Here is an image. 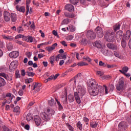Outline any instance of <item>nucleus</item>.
Masks as SVG:
<instances>
[{"label":"nucleus","mask_w":131,"mask_h":131,"mask_svg":"<svg viewBox=\"0 0 131 131\" xmlns=\"http://www.w3.org/2000/svg\"><path fill=\"white\" fill-rule=\"evenodd\" d=\"M77 127L79 128V130H82V124H81V122L80 121H79L77 124Z\"/></svg>","instance_id":"nucleus-33"},{"label":"nucleus","mask_w":131,"mask_h":131,"mask_svg":"<svg viewBox=\"0 0 131 131\" xmlns=\"http://www.w3.org/2000/svg\"><path fill=\"white\" fill-rule=\"evenodd\" d=\"M34 122L37 126H39V125H40V124L41 123V119H40V117H39V116H35Z\"/></svg>","instance_id":"nucleus-14"},{"label":"nucleus","mask_w":131,"mask_h":131,"mask_svg":"<svg viewBox=\"0 0 131 131\" xmlns=\"http://www.w3.org/2000/svg\"><path fill=\"white\" fill-rule=\"evenodd\" d=\"M66 125L67 127H68V128L69 129V130L74 131V128H73V127L71 126V125H70L69 123H66Z\"/></svg>","instance_id":"nucleus-36"},{"label":"nucleus","mask_w":131,"mask_h":131,"mask_svg":"<svg viewBox=\"0 0 131 131\" xmlns=\"http://www.w3.org/2000/svg\"><path fill=\"white\" fill-rule=\"evenodd\" d=\"M96 74L97 75H99V76H102L103 73L101 71H97Z\"/></svg>","instance_id":"nucleus-61"},{"label":"nucleus","mask_w":131,"mask_h":131,"mask_svg":"<svg viewBox=\"0 0 131 131\" xmlns=\"http://www.w3.org/2000/svg\"><path fill=\"white\" fill-rule=\"evenodd\" d=\"M13 112H15V113H16V115L20 114V107L17 106L14 107L13 110Z\"/></svg>","instance_id":"nucleus-31"},{"label":"nucleus","mask_w":131,"mask_h":131,"mask_svg":"<svg viewBox=\"0 0 131 131\" xmlns=\"http://www.w3.org/2000/svg\"><path fill=\"white\" fill-rule=\"evenodd\" d=\"M50 63L52 64V65H54V61H56V57L55 56H51L49 58Z\"/></svg>","instance_id":"nucleus-37"},{"label":"nucleus","mask_w":131,"mask_h":131,"mask_svg":"<svg viewBox=\"0 0 131 131\" xmlns=\"http://www.w3.org/2000/svg\"><path fill=\"white\" fill-rule=\"evenodd\" d=\"M12 22H16L17 21V14L15 13H11L10 14Z\"/></svg>","instance_id":"nucleus-19"},{"label":"nucleus","mask_w":131,"mask_h":131,"mask_svg":"<svg viewBox=\"0 0 131 131\" xmlns=\"http://www.w3.org/2000/svg\"><path fill=\"white\" fill-rule=\"evenodd\" d=\"M26 74V72H25V70H22L21 71V75H22L23 76H25Z\"/></svg>","instance_id":"nucleus-60"},{"label":"nucleus","mask_w":131,"mask_h":131,"mask_svg":"<svg viewBox=\"0 0 131 131\" xmlns=\"http://www.w3.org/2000/svg\"><path fill=\"white\" fill-rule=\"evenodd\" d=\"M11 96L12 94H11V93H8L5 96V99L8 100V104H10L12 100H13V98L11 97Z\"/></svg>","instance_id":"nucleus-17"},{"label":"nucleus","mask_w":131,"mask_h":131,"mask_svg":"<svg viewBox=\"0 0 131 131\" xmlns=\"http://www.w3.org/2000/svg\"><path fill=\"white\" fill-rule=\"evenodd\" d=\"M55 101L58 105L59 111H62V110H63V106H62V104H61V103L59 101L58 99L55 98Z\"/></svg>","instance_id":"nucleus-22"},{"label":"nucleus","mask_w":131,"mask_h":131,"mask_svg":"<svg viewBox=\"0 0 131 131\" xmlns=\"http://www.w3.org/2000/svg\"><path fill=\"white\" fill-rule=\"evenodd\" d=\"M83 59L84 60H86V61H88V62H92V59H91L90 57L88 56H84L83 57Z\"/></svg>","instance_id":"nucleus-52"},{"label":"nucleus","mask_w":131,"mask_h":131,"mask_svg":"<svg viewBox=\"0 0 131 131\" xmlns=\"http://www.w3.org/2000/svg\"><path fill=\"white\" fill-rule=\"evenodd\" d=\"M37 88H38V89H37ZM40 88V84L35 83V84L33 87V91H34V90H35L36 89H37L36 91L39 92V91H40V88Z\"/></svg>","instance_id":"nucleus-27"},{"label":"nucleus","mask_w":131,"mask_h":131,"mask_svg":"<svg viewBox=\"0 0 131 131\" xmlns=\"http://www.w3.org/2000/svg\"><path fill=\"white\" fill-rule=\"evenodd\" d=\"M5 79H7L8 81H12V77L9 76V75H7L5 78Z\"/></svg>","instance_id":"nucleus-57"},{"label":"nucleus","mask_w":131,"mask_h":131,"mask_svg":"<svg viewBox=\"0 0 131 131\" xmlns=\"http://www.w3.org/2000/svg\"><path fill=\"white\" fill-rule=\"evenodd\" d=\"M64 15L66 18H74V14L73 13L66 12L64 13Z\"/></svg>","instance_id":"nucleus-24"},{"label":"nucleus","mask_w":131,"mask_h":131,"mask_svg":"<svg viewBox=\"0 0 131 131\" xmlns=\"http://www.w3.org/2000/svg\"><path fill=\"white\" fill-rule=\"evenodd\" d=\"M74 93H77L78 95L81 96V98L85 95V93H86V91H85V89L82 88L81 86H79L77 87V91L75 92Z\"/></svg>","instance_id":"nucleus-3"},{"label":"nucleus","mask_w":131,"mask_h":131,"mask_svg":"<svg viewBox=\"0 0 131 131\" xmlns=\"http://www.w3.org/2000/svg\"><path fill=\"white\" fill-rule=\"evenodd\" d=\"M46 50L48 51V52H52V51H53L54 50L53 49V48L52 47H47L46 48Z\"/></svg>","instance_id":"nucleus-53"},{"label":"nucleus","mask_w":131,"mask_h":131,"mask_svg":"<svg viewBox=\"0 0 131 131\" xmlns=\"http://www.w3.org/2000/svg\"><path fill=\"white\" fill-rule=\"evenodd\" d=\"M75 99L78 104H80L81 103V100H80V98H81V96L77 94L76 92L74 93Z\"/></svg>","instance_id":"nucleus-15"},{"label":"nucleus","mask_w":131,"mask_h":131,"mask_svg":"<svg viewBox=\"0 0 131 131\" xmlns=\"http://www.w3.org/2000/svg\"><path fill=\"white\" fill-rule=\"evenodd\" d=\"M48 104L50 106H55L56 105V102L53 99H51V100L48 101Z\"/></svg>","instance_id":"nucleus-34"},{"label":"nucleus","mask_w":131,"mask_h":131,"mask_svg":"<svg viewBox=\"0 0 131 131\" xmlns=\"http://www.w3.org/2000/svg\"><path fill=\"white\" fill-rule=\"evenodd\" d=\"M130 30H127L126 32L125 36H126V39H128L130 37Z\"/></svg>","instance_id":"nucleus-39"},{"label":"nucleus","mask_w":131,"mask_h":131,"mask_svg":"<svg viewBox=\"0 0 131 131\" xmlns=\"http://www.w3.org/2000/svg\"><path fill=\"white\" fill-rule=\"evenodd\" d=\"M93 46L97 49H102V48H103L102 42L100 40L95 41L94 43H93Z\"/></svg>","instance_id":"nucleus-12"},{"label":"nucleus","mask_w":131,"mask_h":131,"mask_svg":"<svg viewBox=\"0 0 131 131\" xmlns=\"http://www.w3.org/2000/svg\"><path fill=\"white\" fill-rule=\"evenodd\" d=\"M126 124V123H125V122H121L119 123L118 126L119 127H124V125H125Z\"/></svg>","instance_id":"nucleus-47"},{"label":"nucleus","mask_w":131,"mask_h":131,"mask_svg":"<svg viewBox=\"0 0 131 131\" xmlns=\"http://www.w3.org/2000/svg\"><path fill=\"white\" fill-rule=\"evenodd\" d=\"M95 33H96L97 37H99V38H102V37H103V36H104V33H103V30L102 29V28H101L100 27H97L95 29Z\"/></svg>","instance_id":"nucleus-4"},{"label":"nucleus","mask_w":131,"mask_h":131,"mask_svg":"<svg viewBox=\"0 0 131 131\" xmlns=\"http://www.w3.org/2000/svg\"><path fill=\"white\" fill-rule=\"evenodd\" d=\"M90 125L91 127H92V128H96V127L98 126V123H95V124L91 123Z\"/></svg>","instance_id":"nucleus-55"},{"label":"nucleus","mask_w":131,"mask_h":131,"mask_svg":"<svg viewBox=\"0 0 131 131\" xmlns=\"http://www.w3.org/2000/svg\"><path fill=\"white\" fill-rule=\"evenodd\" d=\"M114 55L115 57H116L117 58H118L119 59H121L122 57H121V55H120L119 54V52H117L116 51H115L114 52Z\"/></svg>","instance_id":"nucleus-35"},{"label":"nucleus","mask_w":131,"mask_h":131,"mask_svg":"<svg viewBox=\"0 0 131 131\" xmlns=\"http://www.w3.org/2000/svg\"><path fill=\"white\" fill-rule=\"evenodd\" d=\"M87 35L88 38H90V39H95L96 38V34H95L94 31H88Z\"/></svg>","instance_id":"nucleus-11"},{"label":"nucleus","mask_w":131,"mask_h":131,"mask_svg":"<svg viewBox=\"0 0 131 131\" xmlns=\"http://www.w3.org/2000/svg\"><path fill=\"white\" fill-rule=\"evenodd\" d=\"M124 34H123V32H122V31H118L116 33V38L118 42H120V40H121V38L123 37Z\"/></svg>","instance_id":"nucleus-5"},{"label":"nucleus","mask_w":131,"mask_h":131,"mask_svg":"<svg viewBox=\"0 0 131 131\" xmlns=\"http://www.w3.org/2000/svg\"><path fill=\"white\" fill-rule=\"evenodd\" d=\"M21 77V75L20 73H19V71H16L15 72V78H20Z\"/></svg>","instance_id":"nucleus-51"},{"label":"nucleus","mask_w":131,"mask_h":131,"mask_svg":"<svg viewBox=\"0 0 131 131\" xmlns=\"http://www.w3.org/2000/svg\"><path fill=\"white\" fill-rule=\"evenodd\" d=\"M17 31L18 33H21L23 31H24V30L22 28V27H19L17 28Z\"/></svg>","instance_id":"nucleus-56"},{"label":"nucleus","mask_w":131,"mask_h":131,"mask_svg":"<svg viewBox=\"0 0 131 131\" xmlns=\"http://www.w3.org/2000/svg\"><path fill=\"white\" fill-rule=\"evenodd\" d=\"M26 74L28 75V76H30L31 77H33V76H34V75H35V73H34L33 72H30L29 71H27L26 72Z\"/></svg>","instance_id":"nucleus-41"},{"label":"nucleus","mask_w":131,"mask_h":131,"mask_svg":"<svg viewBox=\"0 0 131 131\" xmlns=\"http://www.w3.org/2000/svg\"><path fill=\"white\" fill-rule=\"evenodd\" d=\"M25 36L24 35L18 34L15 37V39H18L19 38H23V40H25Z\"/></svg>","instance_id":"nucleus-32"},{"label":"nucleus","mask_w":131,"mask_h":131,"mask_svg":"<svg viewBox=\"0 0 131 131\" xmlns=\"http://www.w3.org/2000/svg\"><path fill=\"white\" fill-rule=\"evenodd\" d=\"M65 9L69 12H72V11H74V6L72 4H68L65 6Z\"/></svg>","instance_id":"nucleus-16"},{"label":"nucleus","mask_w":131,"mask_h":131,"mask_svg":"<svg viewBox=\"0 0 131 131\" xmlns=\"http://www.w3.org/2000/svg\"><path fill=\"white\" fill-rule=\"evenodd\" d=\"M99 66L100 67H106L107 66V63H105L102 61H100L99 62Z\"/></svg>","instance_id":"nucleus-43"},{"label":"nucleus","mask_w":131,"mask_h":131,"mask_svg":"<svg viewBox=\"0 0 131 131\" xmlns=\"http://www.w3.org/2000/svg\"><path fill=\"white\" fill-rule=\"evenodd\" d=\"M8 75L6 74L5 73H0V76H2V77H4V78H6L7 77V76Z\"/></svg>","instance_id":"nucleus-58"},{"label":"nucleus","mask_w":131,"mask_h":131,"mask_svg":"<svg viewBox=\"0 0 131 131\" xmlns=\"http://www.w3.org/2000/svg\"><path fill=\"white\" fill-rule=\"evenodd\" d=\"M80 43L82 46H85V45H86L88 43V41L86 40V39L84 38V39H82V40H81Z\"/></svg>","instance_id":"nucleus-42"},{"label":"nucleus","mask_w":131,"mask_h":131,"mask_svg":"<svg viewBox=\"0 0 131 131\" xmlns=\"http://www.w3.org/2000/svg\"><path fill=\"white\" fill-rule=\"evenodd\" d=\"M31 114L29 113L26 115V120L27 121H29L30 120H31Z\"/></svg>","instance_id":"nucleus-46"},{"label":"nucleus","mask_w":131,"mask_h":131,"mask_svg":"<svg viewBox=\"0 0 131 131\" xmlns=\"http://www.w3.org/2000/svg\"><path fill=\"white\" fill-rule=\"evenodd\" d=\"M7 48L8 51H12L14 46H13V43L12 42H9L7 45Z\"/></svg>","instance_id":"nucleus-29"},{"label":"nucleus","mask_w":131,"mask_h":131,"mask_svg":"<svg viewBox=\"0 0 131 131\" xmlns=\"http://www.w3.org/2000/svg\"><path fill=\"white\" fill-rule=\"evenodd\" d=\"M88 84L90 89H89L88 92L91 96L95 97L99 95V93L102 94L104 93V88L101 85H98V82L96 80L91 78L88 82Z\"/></svg>","instance_id":"nucleus-1"},{"label":"nucleus","mask_w":131,"mask_h":131,"mask_svg":"<svg viewBox=\"0 0 131 131\" xmlns=\"http://www.w3.org/2000/svg\"><path fill=\"white\" fill-rule=\"evenodd\" d=\"M26 55L29 59L31 57V53L30 52H26Z\"/></svg>","instance_id":"nucleus-63"},{"label":"nucleus","mask_w":131,"mask_h":131,"mask_svg":"<svg viewBox=\"0 0 131 131\" xmlns=\"http://www.w3.org/2000/svg\"><path fill=\"white\" fill-rule=\"evenodd\" d=\"M41 117L44 120V121H50L51 119V117L46 112L41 113Z\"/></svg>","instance_id":"nucleus-8"},{"label":"nucleus","mask_w":131,"mask_h":131,"mask_svg":"<svg viewBox=\"0 0 131 131\" xmlns=\"http://www.w3.org/2000/svg\"><path fill=\"white\" fill-rule=\"evenodd\" d=\"M119 71L122 74H124L125 73H126V72H127L128 71V67H127L126 66L122 68V70H119Z\"/></svg>","instance_id":"nucleus-23"},{"label":"nucleus","mask_w":131,"mask_h":131,"mask_svg":"<svg viewBox=\"0 0 131 131\" xmlns=\"http://www.w3.org/2000/svg\"><path fill=\"white\" fill-rule=\"evenodd\" d=\"M123 86H124V81L122 80H120L118 83L116 85V89L119 91H122L123 89Z\"/></svg>","instance_id":"nucleus-6"},{"label":"nucleus","mask_w":131,"mask_h":131,"mask_svg":"<svg viewBox=\"0 0 131 131\" xmlns=\"http://www.w3.org/2000/svg\"><path fill=\"white\" fill-rule=\"evenodd\" d=\"M9 57L12 58L13 59H16L19 57V52L18 51H12L9 53Z\"/></svg>","instance_id":"nucleus-13"},{"label":"nucleus","mask_w":131,"mask_h":131,"mask_svg":"<svg viewBox=\"0 0 131 131\" xmlns=\"http://www.w3.org/2000/svg\"><path fill=\"white\" fill-rule=\"evenodd\" d=\"M119 29H120V24H116L113 26V30L115 32H116V31H117V30H119Z\"/></svg>","instance_id":"nucleus-26"},{"label":"nucleus","mask_w":131,"mask_h":131,"mask_svg":"<svg viewBox=\"0 0 131 131\" xmlns=\"http://www.w3.org/2000/svg\"><path fill=\"white\" fill-rule=\"evenodd\" d=\"M24 39L27 42H32L33 41V37L31 36H26Z\"/></svg>","instance_id":"nucleus-20"},{"label":"nucleus","mask_w":131,"mask_h":131,"mask_svg":"<svg viewBox=\"0 0 131 131\" xmlns=\"http://www.w3.org/2000/svg\"><path fill=\"white\" fill-rule=\"evenodd\" d=\"M71 4L73 5H77L78 4L79 0H70Z\"/></svg>","instance_id":"nucleus-49"},{"label":"nucleus","mask_w":131,"mask_h":131,"mask_svg":"<svg viewBox=\"0 0 131 131\" xmlns=\"http://www.w3.org/2000/svg\"><path fill=\"white\" fill-rule=\"evenodd\" d=\"M16 10H17V11H18V12H20L21 13H25V7L24 6L19 7L18 5H17L16 6Z\"/></svg>","instance_id":"nucleus-18"},{"label":"nucleus","mask_w":131,"mask_h":131,"mask_svg":"<svg viewBox=\"0 0 131 131\" xmlns=\"http://www.w3.org/2000/svg\"><path fill=\"white\" fill-rule=\"evenodd\" d=\"M115 66L114 64H107L106 63V67H107V68H108V69H110L114 68Z\"/></svg>","instance_id":"nucleus-54"},{"label":"nucleus","mask_w":131,"mask_h":131,"mask_svg":"<svg viewBox=\"0 0 131 131\" xmlns=\"http://www.w3.org/2000/svg\"><path fill=\"white\" fill-rule=\"evenodd\" d=\"M18 67V61H13L11 62L9 66V69L11 71H14L15 69H17V67Z\"/></svg>","instance_id":"nucleus-7"},{"label":"nucleus","mask_w":131,"mask_h":131,"mask_svg":"<svg viewBox=\"0 0 131 131\" xmlns=\"http://www.w3.org/2000/svg\"><path fill=\"white\" fill-rule=\"evenodd\" d=\"M83 121H84V122H89V121H90V119L86 117H84L83 118Z\"/></svg>","instance_id":"nucleus-59"},{"label":"nucleus","mask_w":131,"mask_h":131,"mask_svg":"<svg viewBox=\"0 0 131 131\" xmlns=\"http://www.w3.org/2000/svg\"><path fill=\"white\" fill-rule=\"evenodd\" d=\"M4 20L6 22H9L11 20V14L8 11H4Z\"/></svg>","instance_id":"nucleus-9"},{"label":"nucleus","mask_w":131,"mask_h":131,"mask_svg":"<svg viewBox=\"0 0 131 131\" xmlns=\"http://www.w3.org/2000/svg\"><path fill=\"white\" fill-rule=\"evenodd\" d=\"M121 45L123 49L126 48V41L123 38L122 39Z\"/></svg>","instance_id":"nucleus-28"},{"label":"nucleus","mask_w":131,"mask_h":131,"mask_svg":"<svg viewBox=\"0 0 131 131\" xmlns=\"http://www.w3.org/2000/svg\"><path fill=\"white\" fill-rule=\"evenodd\" d=\"M109 88H110V92H111V93H112V92L114 91V89H115V87H114V85L112 84L109 85Z\"/></svg>","instance_id":"nucleus-48"},{"label":"nucleus","mask_w":131,"mask_h":131,"mask_svg":"<svg viewBox=\"0 0 131 131\" xmlns=\"http://www.w3.org/2000/svg\"><path fill=\"white\" fill-rule=\"evenodd\" d=\"M3 131H11V130H10L9 129V128L7 127H4L3 128Z\"/></svg>","instance_id":"nucleus-64"},{"label":"nucleus","mask_w":131,"mask_h":131,"mask_svg":"<svg viewBox=\"0 0 131 131\" xmlns=\"http://www.w3.org/2000/svg\"><path fill=\"white\" fill-rule=\"evenodd\" d=\"M14 41L17 43V45H19L20 46H24L25 45L23 41H20L19 40H15Z\"/></svg>","instance_id":"nucleus-45"},{"label":"nucleus","mask_w":131,"mask_h":131,"mask_svg":"<svg viewBox=\"0 0 131 131\" xmlns=\"http://www.w3.org/2000/svg\"><path fill=\"white\" fill-rule=\"evenodd\" d=\"M68 99L70 103H72V102H74V96H73V95H69L68 96Z\"/></svg>","instance_id":"nucleus-30"},{"label":"nucleus","mask_w":131,"mask_h":131,"mask_svg":"<svg viewBox=\"0 0 131 131\" xmlns=\"http://www.w3.org/2000/svg\"><path fill=\"white\" fill-rule=\"evenodd\" d=\"M30 4V1H29V2L27 1V8H26V16H27L28 15V13H29V5Z\"/></svg>","instance_id":"nucleus-38"},{"label":"nucleus","mask_w":131,"mask_h":131,"mask_svg":"<svg viewBox=\"0 0 131 131\" xmlns=\"http://www.w3.org/2000/svg\"><path fill=\"white\" fill-rule=\"evenodd\" d=\"M106 46L108 49H111V50H117V47L111 43H107Z\"/></svg>","instance_id":"nucleus-21"},{"label":"nucleus","mask_w":131,"mask_h":131,"mask_svg":"<svg viewBox=\"0 0 131 131\" xmlns=\"http://www.w3.org/2000/svg\"><path fill=\"white\" fill-rule=\"evenodd\" d=\"M115 33L112 30H107L105 31L104 33V38L110 42H112L114 41V35Z\"/></svg>","instance_id":"nucleus-2"},{"label":"nucleus","mask_w":131,"mask_h":131,"mask_svg":"<svg viewBox=\"0 0 131 131\" xmlns=\"http://www.w3.org/2000/svg\"><path fill=\"white\" fill-rule=\"evenodd\" d=\"M33 81L32 78H28L25 79V83H30Z\"/></svg>","instance_id":"nucleus-50"},{"label":"nucleus","mask_w":131,"mask_h":131,"mask_svg":"<svg viewBox=\"0 0 131 131\" xmlns=\"http://www.w3.org/2000/svg\"><path fill=\"white\" fill-rule=\"evenodd\" d=\"M57 46L58 44L57 43H55L52 45L51 48H52L53 50H55V49H56V47H57Z\"/></svg>","instance_id":"nucleus-62"},{"label":"nucleus","mask_w":131,"mask_h":131,"mask_svg":"<svg viewBox=\"0 0 131 131\" xmlns=\"http://www.w3.org/2000/svg\"><path fill=\"white\" fill-rule=\"evenodd\" d=\"M68 23H69V19L66 18L62 20L61 23V25H65L68 24Z\"/></svg>","instance_id":"nucleus-40"},{"label":"nucleus","mask_w":131,"mask_h":131,"mask_svg":"<svg viewBox=\"0 0 131 131\" xmlns=\"http://www.w3.org/2000/svg\"><path fill=\"white\" fill-rule=\"evenodd\" d=\"M45 113L48 114L49 116L52 117L53 115H55V114L56 113V112H55V110H53L52 108H51L50 107H48L45 112Z\"/></svg>","instance_id":"nucleus-10"},{"label":"nucleus","mask_w":131,"mask_h":131,"mask_svg":"<svg viewBox=\"0 0 131 131\" xmlns=\"http://www.w3.org/2000/svg\"><path fill=\"white\" fill-rule=\"evenodd\" d=\"M78 66L80 67V66H87V65H89L86 62H80L78 63H77Z\"/></svg>","instance_id":"nucleus-44"},{"label":"nucleus","mask_w":131,"mask_h":131,"mask_svg":"<svg viewBox=\"0 0 131 131\" xmlns=\"http://www.w3.org/2000/svg\"><path fill=\"white\" fill-rule=\"evenodd\" d=\"M6 85V80L2 77H0V88Z\"/></svg>","instance_id":"nucleus-25"}]
</instances>
